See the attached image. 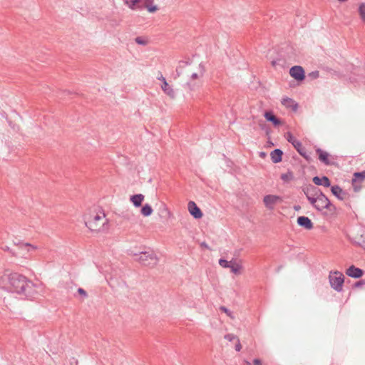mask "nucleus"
<instances>
[{"mask_svg": "<svg viewBox=\"0 0 365 365\" xmlns=\"http://www.w3.org/2000/svg\"><path fill=\"white\" fill-rule=\"evenodd\" d=\"M289 74L297 81H302L304 79V71L300 66H294L289 70Z\"/></svg>", "mask_w": 365, "mask_h": 365, "instance_id": "11", "label": "nucleus"}, {"mask_svg": "<svg viewBox=\"0 0 365 365\" xmlns=\"http://www.w3.org/2000/svg\"><path fill=\"white\" fill-rule=\"evenodd\" d=\"M282 201V199L279 196L274 195H267L264 197L263 202L264 203L265 207L269 210H273L274 205L278 202Z\"/></svg>", "mask_w": 365, "mask_h": 365, "instance_id": "10", "label": "nucleus"}, {"mask_svg": "<svg viewBox=\"0 0 365 365\" xmlns=\"http://www.w3.org/2000/svg\"><path fill=\"white\" fill-rule=\"evenodd\" d=\"M158 79L161 81L163 82V83L166 81V79L165 77H163V76L162 75V73H160V76L158 77Z\"/></svg>", "mask_w": 365, "mask_h": 365, "instance_id": "44", "label": "nucleus"}, {"mask_svg": "<svg viewBox=\"0 0 365 365\" xmlns=\"http://www.w3.org/2000/svg\"><path fill=\"white\" fill-rule=\"evenodd\" d=\"M200 76V74L196 73H192V74L191 75V78H192V79H197V78H198Z\"/></svg>", "mask_w": 365, "mask_h": 365, "instance_id": "45", "label": "nucleus"}, {"mask_svg": "<svg viewBox=\"0 0 365 365\" xmlns=\"http://www.w3.org/2000/svg\"><path fill=\"white\" fill-rule=\"evenodd\" d=\"M364 284H365L364 281L361 280V281L356 282L354 284V287H361Z\"/></svg>", "mask_w": 365, "mask_h": 365, "instance_id": "41", "label": "nucleus"}, {"mask_svg": "<svg viewBox=\"0 0 365 365\" xmlns=\"http://www.w3.org/2000/svg\"><path fill=\"white\" fill-rule=\"evenodd\" d=\"M187 65H188V62L187 61H180L179 62V66H178V67L176 69V72H177L178 76H180V72H179L178 68H182L185 67Z\"/></svg>", "mask_w": 365, "mask_h": 365, "instance_id": "29", "label": "nucleus"}, {"mask_svg": "<svg viewBox=\"0 0 365 365\" xmlns=\"http://www.w3.org/2000/svg\"><path fill=\"white\" fill-rule=\"evenodd\" d=\"M9 289L27 299H31L37 294V286L25 276L14 272L9 275Z\"/></svg>", "mask_w": 365, "mask_h": 365, "instance_id": "1", "label": "nucleus"}, {"mask_svg": "<svg viewBox=\"0 0 365 365\" xmlns=\"http://www.w3.org/2000/svg\"><path fill=\"white\" fill-rule=\"evenodd\" d=\"M344 279V277L342 273L339 272H331L329 276V279L331 288L336 292H341L343 288Z\"/></svg>", "mask_w": 365, "mask_h": 365, "instance_id": "5", "label": "nucleus"}, {"mask_svg": "<svg viewBox=\"0 0 365 365\" xmlns=\"http://www.w3.org/2000/svg\"><path fill=\"white\" fill-rule=\"evenodd\" d=\"M313 182L316 185H322L324 187H328L331 185V182L327 176H315L312 178Z\"/></svg>", "mask_w": 365, "mask_h": 365, "instance_id": "18", "label": "nucleus"}, {"mask_svg": "<svg viewBox=\"0 0 365 365\" xmlns=\"http://www.w3.org/2000/svg\"><path fill=\"white\" fill-rule=\"evenodd\" d=\"M201 247H204L208 249V245L204 242L200 244Z\"/></svg>", "mask_w": 365, "mask_h": 365, "instance_id": "47", "label": "nucleus"}, {"mask_svg": "<svg viewBox=\"0 0 365 365\" xmlns=\"http://www.w3.org/2000/svg\"><path fill=\"white\" fill-rule=\"evenodd\" d=\"M78 292L79 294H81L83 298H86L88 297V294L86 292L83 288H78Z\"/></svg>", "mask_w": 365, "mask_h": 365, "instance_id": "38", "label": "nucleus"}, {"mask_svg": "<svg viewBox=\"0 0 365 365\" xmlns=\"http://www.w3.org/2000/svg\"><path fill=\"white\" fill-rule=\"evenodd\" d=\"M302 190L307 198H310V197L319 195V194L322 192L319 188L311 184L303 185L302 187Z\"/></svg>", "mask_w": 365, "mask_h": 365, "instance_id": "9", "label": "nucleus"}, {"mask_svg": "<svg viewBox=\"0 0 365 365\" xmlns=\"http://www.w3.org/2000/svg\"><path fill=\"white\" fill-rule=\"evenodd\" d=\"M232 272L235 274H240L241 270L242 269V266L237 263L235 260L232 259V262L229 267Z\"/></svg>", "mask_w": 365, "mask_h": 365, "instance_id": "23", "label": "nucleus"}, {"mask_svg": "<svg viewBox=\"0 0 365 365\" xmlns=\"http://www.w3.org/2000/svg\"><path fill=\"white\" fill-rule=\"evenodd\" d=\"M299 150H301V153H299L300 155L304 158L307 161L310 160L311 158L309 155L307 154L306 149L304 147L302 148V149H300Z\"/></svg>", "mask_w": 365, "mask_h": 365, "instance_id": "31", "label": "nucleus"}, {"mask_svg": "<svg viewBox=\"0 0 365 365\" xmlns=\"http://www.w3.org/2000/svg\"><path fill=\"white\" fill-rule=\"evenodd\" d=\"M332 194L340 200H344L347 197V192L343 190L339 185L331 187Z\"/></svg>", "mask_w": 365, "mask_h": 365, "instance_id": "13", "label": "nucleus"}, {"mask_svg": "<svg viewBox=\"0 0 365 365\" xmlns=\"http://www.w3.org/2000/svg\"><path fill=\"white\" fill-rule=\"evenodd\" d=\"M245 364H246V365H251L250 362H249V361H245Z\"/></svg>", "mask_w": 365, "mask_h": 365, "instance_id": "50", "label": "nucleus"}, {"mask_svg": "<svg viewBox=\"0 0 365 365\" xmlns=\"http://www.w3.org/2000/svg\"><path fill=\"white\" fill-rule=\"evenodd\" d=\"M264 116L267 121L272 123L274 126L281 125L280 120L274 115L272 111H266Z\"/></svg>", "mask_w": 365, "mask_h": 365, "instance_id": "19", "label": "nucleus"}, {"mask_svg": "<svg viewBox=\"0 0 365 365\" xmlns=\"http://www.w3.org/2000/svg\"><path fill=\"white\" fill-rule=\"evenodd\" d=\"M242 349V346L240 344V341L239 339H237V344H235V350L237 351H240Z\"/></svg>", "mask_w": 365, "mask_h": 365, "instance_id": "39", "label": "nucleus"}, {"mask_svg": "<svg viewBox=\"0 0 365 365\" xmlns=\"http://www.w3.org/2000/svg\"><path fill=\"white\" fill-rule=\"evenodd\" d=\"M220 309L225 313H226L228 316L231 317V312L228 309H227L225 307H221Z\"/></svg>", "mask_w": 365, "mask_h": 365, "instance_id": "40", "label": "nucleus"}, {"mask_svg": "<svg viewBox=\"0 0 365 365\" xmlns=\"http://www.w3.org/2000/svg\"><path fill=\"white\" fill-rule=\"evenodd\" d=\"M161 88L164 91V93L169 96L170 98H173L175 97V92L167 81H165L162 84Z\"/></svg>", "mask_w": 365, "mask_h": 365, "instance_id": "24", "label": "nucleus"}, {"mask_svg": "<svg viewBox=\"0 0 365 365\" xmlns=\"http://www.w3.org/2000/svg\"><path fill=\"white\" fill-rule=\"evenodd\" d=\"M280 178L284 182H289L294 179V175L292 171L289 170L285 173H282Z\"/></svg>", "mask_w": 365, "mask_h": 365, "instance_id": "26", "label": "nucleus"}, {"mask_svg": "<svg viewBox=\"0 0 365 365\" xmlns=\"http://www.w3.org/2000/svg\"><path fill=\"white\" fill-rule=\"evenodd\" d=\"M187 209L190 215L195 219H200L202 217L201 210L197 207L193 201H190L187 204Z\"/></svg>", "mask_w": 365, "mask_h": 365, "instance_id": "12", "label": "nucleus"}, {"mask_svg": "<svg viewBox=\"0 0 365 365\" xmlns=\"http://www.w3.org/2000/svg\"><path fill=\"white\" fill-rule=\"evenodd\" d=\"M286 138L287 141L294 146L298 153H301V150H299L303 148V145L300 141L297 140L290 132L287 133Z\"/></svg>", "mask_w": 365, "mask_h": 365, "instance_id": "15", "label": "nucleus"}, {"mask_svg": "<svg viewBox=\"0 0 365 365\" xmlns=\"http://www.w3.org/2000/svg\"><path fill=\"white\" fill-rule=\"evenodd\" d=\"M346 274L353 278H359L363 274V270L354 265L350 266L346 271Z\"/></svg>", "mask_w": 365, "mask_h": 365, "instance_id": "16", "label": "nucleus"}, {"mask_svg": "<svg viewBox=\"0 0 365 365\" xmlns=\"http://www.w3.org/2000/svg\"><path fill=\"white\" fill-rule=\"evenodd\" d=\"M4 250L5 251H7V252H11V250H10V248L7 246H6L5 247H4Z\"/></svg>", "mask_w": 365, "mask_h": 365, "instance_id": "48", "label": "nucleus"}, {"mask_svg": "<svg viewBox=\"0 0 365 365\" xmlns=\"http://www.w3.org/2000/svg\"><path fill=\"white\" fill-rule=\"evenodd\" d=\"M153 212V209L151 206L148 204H145L144 206H143L141 209V214L145 216L148 217L150 216Z\"/></svg>", "mask_w": 365, "mask_h": 365, "instance_id": "25", "label": "nucleus"}, {"mask_svg": "<svg viewBox=\"0 0 365 365\" xmlns=\"http://www.w3.org/2000/svg\"><path fill=\"white\" fill-rule=\"evenodd\" d=\"M300 208H301V207H300L299 205H295V206L294 207V209L295 210H297V211L299 210H300Z\"/></svg>", "mask_w": 365, "mask_h": 365, "instance_id": "49", "label": "nucleus"}, {"mask_svg": "<svg viewBox=\"0 0 365 365\" xmlns=\"http://www.w3.org/2000/svg\"><path fill=\"white\" fill-rule=\"evenodd\" d=\"M309 75L312 76L314 78H317L319 77V71H313V72L310 73Z\"/></svg>", "mask_w": 365, "mask_h": 365, "instance_id": "42", "label": "nucleus"}, {"mask_svg": "<svg viewBox=\"0 0 365 365\" xmlns=\"http://www.w3.org/2000/svg\"><path fill=\"white\" fill-rule=\"evenodd\" d=\"M125 4L132 10H142L141 0H125Z\"/></svg>", "mask_w": 365, "mask_h": 365, "instance_id": "20", "label": "nucleus"}, {"mask_svg": "<svg viewBox=\"0 0 365 365\" xmlns=\"http://www.w3.org/2000/svg\"><path fill=\"white\" fill-rule=\"evenodd\" d=\"M365 180V170L362 172L354 173L351 180L352 186L355 192H359L361 187L360 183Z\"/></svg>", "mask_w": 365, "mask_h": 365, "instance_id": "8", "label": "nucleus"}, {"mask_svg": "<svg viewBox=\"0 0 365 365\" xmlns=\"http://www.w3.org/2000/svg\"><path fill=\"white\" fill-rule=\"evenodd\" d=\"M86 226L92 232H104L107 230V220L104 213L91 215L85 220Z\"/></svg>", "mask_w": 365, "mask_h": 365, "instance_id": "2", "label": "nucleus"}, {"mask_svg": "<svg viewBox=\"0 0 365 365\" xmlns=\"http://www.w3.org/2000/svg\"><path fill=\"white\" fill-rule=\"evenodd\" d=\"M299 150H301V153H299L300 155L304 158L307 161L310 160L311 158L309 155L307 154L306 149L304 147L302 148V149H300Z\"/></svg>", "mask_w": 365, "mask_h": 365, "instance_id": "30", "label": "nucleus"}, {"mask_svg": "<svg viewBox=\"0 0 365 365\" xmlns=\"http://www.w3.org/2000/svg\"><path fill=\"white\" fill-rule=\"evenodd\" d=\"M297 224L307 229V230H312L314 227L313 222L312 220L308 217L305 216H300L297 218Z\"/></svg>", "mask_w": 365, "mask_h": 365, "instance_id": "14", "label": "nucleus"}, {"mask_svg": "<svg viewBox=\"0 0 365 365\" xmlns=\"http://www.w3.org/2000/svg\"><path fill=\"white\" fill-rule=\"evenodd\" d=\"M359 13L361 20L365 22V3L360 4L359 6Z\"/></svg>", "mask_w": 365, "mask_h": 365, "instance_id": "27", "label": "nucleus"}, {"mask_svg": "<svg viewBox=\"0 0 365 365\" xmlns=\"http://www.w3.org/2000/svg\"><path fill=\"white\" fill-rule=\"evenodd\" d=\"M25 247H31L33 250H36V247L34 246V245H31V244L29 243H24L22 244Z\"/></svg>", "mask_w": 365, "mask_h": 365, "instance_id": "46", "label": "nucleus"}, {"mask_svg": "<svg viewBox=\"0 0 365 365\" xmlns=\"http://www.w3.org/2000/svg\"><path fill=\"white\" fill-rule=\"evenodd\" d=\"M135 41L139 45H146L148 41L143 39L142 37H136Z\"/></svg>", "mask_w": 365, "mask_h": 365, "instance_id": "33", "label": "nucleus"}, {"mask_svg": "<svg viewBox=\"0 0 365 365\" xmlns=\"http://www.w3.org/2000/svg\"><path fill=\"white\" fill-rule=\"evenodd\" d=\"M154 0H141V5L143 6V9L147 6V5L153 4Z\"/></svg>", "mask_w": 365, "mask_h": 365, "instance_id": "36", "label": "nucleus"}, {"mask_svg": "<svg viewBox=\"0 0 365 365\" xmlns=\"http://www.w3.org/2000/svg\"><path fill=\"white\" fill-rule=\"evenodd\" d=\"M283 152L280 149H274L270 153V158L274 163H277L282 161Z\"/></svg>", "mask_w": 365, "mask_h": 365, "instance_id": "21", "label": "nucleus"}, {"mask_svg": "<svg viewBox=\"0 0 365 365\" xmlns=\"http://www.w3.org/2000/svg\"><path fill=\"white\" fill-rule=\"evenodd\" d=\"M136 259L144 266H155L158 262V258L153 251L141 252L134 255Z\"/></svg>", "mask_w": 365, "mask_h": 365, "instance_id": "3", "label": "nucleus"}, {"mask_svg": "<svg viewBox=\"0 0 365 365\" xmlns=\"http://www.w3.org/2000/svg\"><path fill=\"white\" fill-rule=\"evenodd\" d=\"M282 104L287 108H290L293 111H297L298 108L297 103L292 98L285 97L282 99Z\"/></svg>", "mask_w": 365, "mask_h": 365, "instance_id": "17", "label": "nucleus"}, {"mask_svg": "<svg viewBox=\"0 0 365 365\" xmlns=\"http://www.w3.org/2000/svg\"><path fill=\"white\" fill-rule=\"evenodd\" d=\"M225 339L228 340L229 341H232L235 339H238L235 335L232 334H227L225 336Z\"/></svg>", "mask_w": 365, "mask_h": 365, "instance_id": "35", "label": "nucleus"}, {"mask_svg": "<svg viewBox=\"0 0 365 365\" xmlns=\"http://www.w3.org/2000/svg\"><path fill=\"white\" fill-rule=\"evenodd\" d=\"M145 8L150 13H153V12H155V11H156L158 10L157 6H155V5H153V4L147 5V6Z\"/></svg>", "mask_w": 365, "mask_h": 365, "instance_id": "34", "label": "nucleus"}, {"mask_svg": "<svg viewBox=\"0 0 365 365\" xmlns=\"http://www.w3.org/2000/svg\"><path fill=\"white\" fill-rule=\"evenodd\" d=\"M315 209L318 211H322L324 209H327L329 211H334L336 207L331 203L328 197L321 192L319 194Z\"/></svg>", "mask_w": 365, "mask_h": 365, "instance_id": "6", "label": "nucleus"}, {"mask_svg": "<svg viewBox=\"0 0 365 365\" xmlns=\"http://www.w3.org/2000/svg\"><path fill=\"white\" fill-rule=\"evenodd\" d=\"M349 237L355 245L365 248V229L363 227L356 226L351 229Z\"/></svg>", "mask_w": 365, "mask_h": 365, "instance_id": "4", "label": "nucleus"}, {"mask_svg": "<svg viewBox=\"0 0 365 365\" xmlns=\"http://www.w3.org/2000/svg\"><path fill=\"white\" fill-rule=\"evenodd\" d=\"M199 71L200 76H202L205 72V67L202 63L199 64Z\"/></svg>", "mask_w": 365, "mask_h": 365, "instance_id": "37", "label": "nucleus"}, {"mask_svg": "<svg viewBox=\"0 0 365 365\" xmlns=\"http://www.w3.org/2000/svg\"><path fill=\"white\" fill-rule=\"evenodd\" d=\"M319 195L314 196V197H310V198H307L309 202L312 205L313 207L315 208V206L317 205V198Z\"/></svg>", "mask_w": 365, "mask_h": 365, "instance_id": "32", "label": "nucleus"}, {"mask_svg": "<svg viewBox=\"0 0 365 365\" xmlns=\"http://www.w3.org/2000/svg\"><path fill=\"white\" fill-rule=\"evenodd\" d=\"M319 161L325 165H333L336 164V158L330 155L327 151L318 148L316 149Z\"/></svg>", "mask_w": 365, "mask_h": 365, "instance_id": "7", "label": "nucleus"}, {"mask_svg": "<svg viewBox=\"0 0 365 365\" xmlns=\"http://www.w3.org/2000/svg\"><path fill=\"white\" fill-rule=\"evenodd\" d=\"M143 200H144V195L142 194H137V195H132L130 197V201L133 202V205L136 207H138L142 205Z\"/></svg>", "mask_w": 365, "mask_h": 365, "instance_id": "22", "label": "nucleus"}, {"mask_svg": "<svg viewBox=\"0 0 365 365\" xmlns=\"http://www.w3.org/2000/svg\"><path fill=\"white\" fill-rule=\"evenodd\" d=\"M231 262H232V260L227 261V260L224 259H220L219 260L220 265L222 266V267H225V268H229Z\"/></svg>", "mask_w": 365, "mask_h": 365, "instance_id": "28", "label": "nucleus"}, {"mask_svg": "<svg viewBox=\"0 0 365 365\" xmlns=\"http://www.w3.org/2000/svg\"><path fill=\"white\" fill-rule=\"evenodd\" d=\"M253 363H254L255 365H262V361L259 359H255L253 360Z\"/></svg>", "mask_w": 365, "mask_h": 365, "instance_id": "43", "label": "nucleus"}]
</instances>
